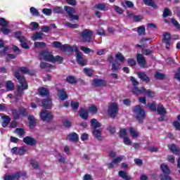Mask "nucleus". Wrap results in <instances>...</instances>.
Wrapping results in <instances>:
<instances>
[{
	"mask_svg": "<svg viewBox=\"0 0 180 180\" xmlns=\"http://www.w3.org/2000/svg\"><path fill=\"white\" fill-rule=\"evenodd\" d=\"M20 72L22 74H30L27 68H20L19 71L15 73V77L19 81V84L17 86V92L15 94V99H19L20 96L23 95V91L27 89V82L23 76L20 75Z\"/></svg>",
	"mask_w": 180,
	"mask_h": 180,
	"instance_id": "1",
	"label": "nucleus"
},
{
	"mask_svg": "<svg viewBox=\"0 0 180 180\" xmlns=\"http://www.w3.org/2000/svg\"><path fill=\"white\" fill-rule=\"evenodd\" d=\"M39 60H44L49 63H58L61 64L63 63V58L60 56L54 57L49 51H42L39 53Z\"/></svg>",
	"mask_w": 180,
	"mask_h": 180,
	"instance_id": "2",
	"label": "nucleus"
},
{
	"mask_svg": "<svg viewBox=\"0 0 180 180\" xmlns=\"http://www.w3.org/2000/svg\"><path fill=\"white\" fill-rule=\"evenodd\" d=\"M133 112L136 119L141 123L142 120L146 117V111H144L140 105H136L134 108Z\"/></svg>",
	"mask_w": 180,
	"mask_h": 180,
	"instance_id": "3",
	"label": "nucleus"
},
{
	"mask_svg": "<svg viewBox=\"0 0 180 180\" xmlns=\"http://www.w3.org/2000/svg\"><path fill=\"white\" fill-rule=\"evenodd\" d=\"M119 112V104L117 103H110L108 106V113L110 117L115 119V116H117Z\"/></svg>",
	"mask_w": 180,
	"mask_h": 180,
	"instance_id": "4",
	"label": "nucleus"
},
{
	"mask_svg": "<svg viewBox=\"0 0 180 180\" xmlns=\"http://www.w3.org/2000/svg\"><path fill=\"white\" fill-rule=\"evenodd\" d=\"M92 34L94 32L89 30H84L80 33V40L84 43H91L92 41Z\"/></svg>",
	"mask_w": 180,
	"mask_h": 180,
	"instance_id": "5",
	"label": "nucleus"
},
{
	"mask_svg": "<svg viewBox=\"0 0 180 180\" xmlns=\"http://www.w3.org/2000/svg\"><path fill=\"white\" fill-rule=\"evenodd\" d=\"M53 46L56 49H60L62 51H66L68 53H72V51H74V48H72L73 46L68 44L61 45L58 41L53 42Z\"/></svg>",
	"mask_w": 180,
	"mask_h": 180,
	"instance_id": "6",
	"label": "nucleus"
},
{
	"mask_svg": "<svg viewBox=\"0 0 180 180\" xmlns=\"http://www.w3.org/2000/svg\"><path fill=\"white\" fill-rule=\"evenodd\" d=\"M72 49L73 51H75L76 53V60L78 64H79L82 67H84V65H86V60L82 58V53L78 51V47H77V46H74Z\"/></svg>",
	"mask_w": 180,
	"mask_h": 180,
	"instance_id": "7",
	"label": "nucleus"
},
{
	"mask_svg": "<svg viewBox=\"0 0 180 180\" xmlns=\"http://www.w3.org/2000/svg\"><path fill=\"white\" fill-rule=\"evenodd\" d=\"M39 117L43 122H51L53 120V114L49 110H41Z\"/></svg>",
	"mask_w": 180,
	"mask_h": 180,
	"instance_id": "8",
	"label": "nucleus"
},
{
	"mask_svg": "<svg viewBox=\"0 0 180 180\" xmlns=\"http://www.w3.org/2000/svg\"><path fill=\"white\" fill-rule=\"evenodd\" d=\"M162 43L165 44L167 50H169V47H171V34L169 33H163Z\"/></svg>",
	"mask_w": 180,
	"mask_h": 180,
	"instance_id": "9",
	"label": "nucleus"
},
{
	"mask_svg": "<svg viewBox=\"0 0 180 180\" xmlns=\"http://www.w3.org/2000/svg\"><path fill=\"white\" fill-rule=\"evenodd\" d=\"M42 108L44 109H51L53 106V103L51 102V98L48 97L46 99H44L41 101Z\"/></svg>",
	"mask_w": 180,
	"mask_h": 180,
	"instance_id": "10",
	"label": "nucleus"
},
{
	"mask_svg": "<svg viewBox=\"0 0 180 180\" xmlns=\"http://www.w3.org/2000/svg\"><path fill=\"white\" fill-rule=\"evenodd\" d=\"M22 141L27 144V146H36L37 141L34 138H32V136H26L22 139Z\"/></svg>",
	"mask_w": 180,
	"mask_h": 180,
	"instance_id": "11",
	"label": "nucleus"
},
{
	"mask_svg": "<svg viewBox=\"0 0 180 180\" xmlns=\"http://www.w3.org/2000/svg\"><path fill=\"white\" fill-rule=\"evenodd\" d=\"M167 147L169 151H171V153H173L176 155H180V149L176 146V145L172 143V144L167 145Z\"/></svg>",
	"mask_w": 180,
	"mask_h": 180,
	"instance_id": "12",
	"label": "nucleus"
},
{
	"mask_svg": "<svg viewBox=\"0 0 180 180\" xmlns=\"http://www.w3.org/2000/svg\"><path fill=\"white\" fill-rule=\"evenodd\" d=\"M90 123L91 127L93 129V130L98 129L102 126V124H101V122H99L98 120L95 118L91 119Z\"/></svg>",
	"mask_w": 180,
	"mask_h": 180,
	"instance_id": "13",
	"label": "nucleus"
},
{
	"mask_svg": "<svg viewBox=\"0 0 180 180\" xmlns=\"http://www.w3.org/2000/svg\"><path fill=\"white\" fill-rule=\"evenodd\" d=\"M58 96L60 101H65V99L68 98V95H67V92L64 91V89H58Z\"/></svg>",
	"mask_w": 180,
	"mask_h": 180,
	"instance_id": "14",
	"label": "nucleus"
},
{
	"mask_svg": "<svg viewBox=\"0 0 180 180\" xmlns=\"http://www.w3.org/2000/svg\"><path fill=\"white\" fill-rule=\"evenodd\" d=\"M68 139L69 140V141H73L74 143H77V141L79 140V137L78 136V134L77 133L72 132L68 135Z\"/></svg>",
	"mask_w": 180,
	"mask_h": 180,
	"instance_id": "15",
	"label": "nucleus"
},
{
	"mask_svg": "<svg viewBox=\"0 0 180 180\" xmlns=\"http://www.w3.org/2000/svg\"><path fill=\"white\" fill-rule=\"evenodd\" d=\"M92 85L94 86H106V82L102 79H95L93 80Z\"/></svg>",
	"mask_w": 180,
	"mask_h": 180,
	"instance_id": "16",
	"label": "nucleus"
},
{
	"mask_svg": "<svg viewBox=\"0 0 180 180\" xmlns=\"http://www.w3.org/2000/svg\"><path fill=\"white\" fill-rule=\"evenodd\" d=\"M136 60L141 67H146V58L144 56H143V55L138 54L136 56Z\"/></svg>",
	"mask_w": 180,
	"mask_h": 180,
	"instance_id": "17",
	"label": "nucleus"
},
{
	"mask_svg": "<svg viewBox=\"0 0 180 180\" xmlns=\"http://www.w3.org/2000/svg\"><path fill=\"white\" fill-rule=\"evenodd\" d=\"M5 88L8 92L13 91L15 89V84L12 81L8 80L6 82Z\"/></svg>",
	"mask_w": 180,
	"mask_h": 180,
	"instance_id": "18",
	"label": "nucleus"
},
{
	"mask_svg": "<svg viewBox=\"0 0 180 180\" xmlns=\"http://www.w3.org/2000/svg\"><path fill=\"white\" fill-rule=\"evenodd\" d=\"M160 169L163 174H167V175L171 174V169H169V167L165 163L160 165Z\"/></svg>",
	"mask_w": 180,
	"mask_h": 180,
	"instance_id": "19",
	"label": "nucleus"
},
{
	"mask_svg": "<svg viewBox=\"0 0 180 180\" xmlns=\"http://www.w3.org/2000/svg\"><path fill=\"white\" fill-rule=\"evenodd\" d=\"M79 115L80 117H82L84 120H86L88 119V110L85 108H81L79 112Z\"/></svg>",
	"mask_w": 180,
	"mask_h": 180,
	"instance_id": "20",
	"label": "nucleus"
},
{
	"mask_svg": "<svg viewBox=\"0 0 180 180\" xmlns=\"http://www.w3.org/2000/svg\"><path fill=\"white\" fill-rule=\"evenodd\" d=\"M92 133L97 140H102V131L101 129H93Z\"/></svg>",
	"mask_w": 180,
	"mask_h": 180,
	"instance_id": "21",
	"label": "nucleus"
},
{
	"mask_svg": "<svg viewBox=\"0 0 180 180\" xmlns=\"http://www.w3.org/2000/svg\"><path fill=\"white\" fill-rule=\"evenodd\" d=\"M20 176V174L19 173H16L15 174H13V175H6L4 177V180L19 179Z\"/></svg>",
	"mask_w": 180,
	"mask_h": 180,
	"instance_id": "22",
	"label": "nucleus"
},
{
	"mask_svg": "<svg viewBox=\"0 0 180 180\" xmlns=\"http://www.w3.org/2000/svg\"><path fill=\"white\" fill-rule=\"evenodd\" d=\"M1 119L3 120L1 124L3 127H6L11 123V117L9 116H1Z\"/></svg>",
	"mask_w": 180,
	"mask_h": 180,
	"instance_id": "23",
	"label": "nucleus"
},
{
	"mask_svg": "<svg viewBox=\"0 0 180 180\" xmlns=\"http://www.w3.org/2000/svg\"><path fill=\"white\" fill-rule=\"evenodd\" d=\"M138 76L141 79V81H144L145 82H150V77H148L147 75L144 72H139Z\"/></svg>",
	"mask_w": 180,
	"mask_h": 180,
	"instance_id": "24",
	"label": "nucleus"
},
{
	"mask_svg": "<svg viewBox=\"0 0 180 180\" xmlns=\"http://www.w3.org/2000/svg\"><path fill=\"white\" fill-rule=\"evenodd\" d=\"M143 4L148 6H152L154 9H157V8H158L157 4L154 3L153 0H143Z\"/></svg>",
	"mask_w": 180,
	"mask_h": 180,
	"instance_id": "25",
	"label": "nucleus"
},
{
	"mask_svg": "<svg viewBox=\"0 0 180 180\" xmlns=\"http://www.w3.org/2000/svg\"><path fill=\"white\" fill-rule=\"evenodd\" d=\"M39 94L41 95V96H48L49 95L50 92L49 90L44 87H41L39 89Z\"/></svg>",
	"mask_w": 180,
	"mask_h": 180,
	"instance_id": "26",
	"label": "nucleus"
},
{
	"mask_svg": "<svg viewBox=\"0 0 180 180\" xmlns=\"http://www.w3.org/2000/svg\"><path fill=\"white\" fill-rule=\"evenodd\" d=\"M64 9L66 11L68 16H70L71 15L75 13V8H74L72 7H69V6H65Z\"/></svg>",
	"mask_w": 180,
	"mask_h": 180,
	"instance_id": "27",
	"label": "nucleus"
},
{
	"mask_svg": "<svg viewBox=\"0 0 180 180\" xmlns=\"http://www.w3.org/2000/svg\"><path fill=\"white\" fill-rule=\"evenodd\" d=\"M115 58L117 59L120 63H124L126 61V58H124V56H123V54H122L120 52L116 53Z\"/></svg>",
	"mask_w": 180,
	"mask_h": 180,
	"instance_id": "28",
	"label": "nucleus"
},
{
	"mask_svg": "<svg viewBox=\"0 0 180 180\" xmlns=\"http://www.w3.org/2000/svg\"><path fill=\"white\" fill-rule=\"evenodd\" d=\"M42 39H43V34L40 32H37L34 34L33 36L32 37V39L34 41H36V40H42Z\"/></svg>",
	"mask_w": 180,
	"mask_h": 180,
	"instance_id": "29",
	"label": "nucleus"
},
{
	"mask_svg": "<svg viewBox=\"0 0 180 180\" xmlns=\"http://www.w3.org/2000/svg\"><path fill=\"white\" fill-rule=\"evenodd\" d=\"M129 133L132 139H137V137L139 136V132H137V131H136V129H134L133 127L129 129Z\"/></svg>",
	"mask_w": 180,
	"mask_h": 180,
	"instance_id": "30",
	"label": "nucleus"
},
{
	"mask_svg": "<svg viewBox=\"0 0 180 180\" xmlns=\"http://www.w3.org/2000/svg\"><path fill=\"white\" fill-rule=\"evenodd\" d=\"M28 120L30 123V127H33L36 126V119L34 118V116L33 115H30L28 117Z\"/></svg>",
	"mask_w": 180,
	"mask_h": 180,
	"instance_id": "31",
	"label": "nucleus"
},
{
	"mask_svg": "<svg viewBox=\"0 0 180 180\" xmlns=\"http://www.w3.org/2000/svg\"><path fill=\"white\" fill-rule=\"evenodd\" d=\"M132 92L135 94V95H140V94H144L146 92V88H142L141 89H139V88L135 87L132 90Z\"/></svg>",
	"mask_w": 180,
	"mask_h": 180,
	"instance_id": "32",
	"label": "nucleus"
},
{
	"mask_svg": "<svg viewBox=\"0 0 180 180\" xmlns=\"http://www.w3.org/2000/svg\"><path fill=\"white\" fill-rule=\"evenodd\" d=\"M157 110H158L159 115H165V113H167V110H165V108H164V105H159L158 106Z\"/></svg>",
	"mask_w": 180,
	"mask_h": 180,
	"instance_id": "33",
	"label": "nucleus"
},
{
	"mask_svg": "<svg viewBox=\"0 0 180 180\" xmlns=\"http://www.w3.org/2000/svg\"><path fill=\"white\" fill-rule=\"evenodd\" d=\"M119 176H120L121 178H122V179H124V180L131 179V177L130 176H127L126 174V172H124L123 171H120L119 172Z\"/></svg>",
	"mask_w": 180,
	"mask_h": 180,
	"instance_id": "34",
	"label": "nucleus"
},
{
	"mask_svg": "<svg viewBox=\"0 0 180 180\" xmlns=\"http://www.w3.org/2000/svg\"><path fill=\"white\" fill-rule=\"evenodd\" d=\"M15 133L18 135L19 137H23L25 136V130L22 128H17L15 130Z\"/></svg>",
	"mask_w": 180,
	"mask_h": 180,
	"instance_id": "35",
	"label": "nucleus"
},
{
	"mask_svg": "<svg viewBox=\"0 0 180 180\" xmlns=\"http://www.w3.org/2000/svg\"><path fill=\"white\" fill-rule=\"evenodd\" d=\"M89 112L91 113V115H96L98 113V108L95 105H90L89 107Z\"/></svg>",
	"mask_w": 180,
	"mask_h": 180,
	"instance_id": "36",
	"label": "nucleus"
},
{
	"mask_svg": "<svg viewBox=\"0 0 180 180\" xmlns=\"http://www.w3.org/2000/svg\"><path fill=\"white\" fill-rule=\"evenodd\" d=\"M66 81L68 84H77V79L74 76H68Z\"/></svg>",
	"mask_w": 180,
	"mask_h": 180,
	"instance_id": "37",
	"label": "nucleus"
},
{
	"mask_svg": "<svg viewBox=\"0 0 180 180\" xmlns=\"http://www.w3.org/2000/svg\"><path fill=\"white\" fill-rule=\"evenodd\" d=\"M8 25L9 22L5 20V18H0V26H2V27H8Z\"/></svg>",
	"mask_w": 180,
	"mask_h": 180,
	"instance_id": "38",
	"label": "nucleus"
},
{
	"mask_svg": "<svg viewBox=\"0 0 180 180\" xmlns=\"http://www.w3.org/2000/svg\"><path fill=\"white\" fill-rule=\"evenodd\" d=\"M112 71H117V70H120V63L119 62H115L112 65Z\"/></svg>",
	"mask_w": 180,
	"mask_h": 180,
	"instance_id": "39",
	"label": "nucleus"
},
{
	"mask_svg": "<svg viewBox=\"0 0 180 180\" xmlns=\"http://www.w3.org/2000/svg\"><path fill=\"white\" fill-rule=\"evenodd\" d=\"M119 136L121 139H124L125 137H127V131L126 129H122L119 132Z\"/></svg>",
	"mask_w": 180,
	"mask_h": 180,
	"instance_id": "40",
	"label": "nucleus"
},
{
	"mask_svg": "<svg viewBox=\"0 0 180 180\" xmlns=\"http://www.w3.org/2000/svg\"><path fill=\"white\" fill-rule=\"evenodd\" d=\"M34 46L37 49H44V47H46V43H44V42H34Z\"/></svg>",
	"mask_w": 180,
	"mask_h": 180,
	"instance_id": "41",
	"label": "nucleus"
},
{
	"mask_svg": "<svg viewBox=\"0 0 180 180\" xmlns=\"http://www.w3.org/2000/svg\"><path fill=\"white\" fill-rule=\"evenodd\" d=\"M137 32L140 36H144V34H146V27L143 26L139 27L137 30Z\"/></svg>",
	"mask_w": 180,
	"mask_h": 180,
	"instance_id": "42",
	"label": "nucleus"
},
{
	"mask_svg": "<svg viewBox=\"0 0 180 180\" xmlns=\"http://www.w3.org/2000/svg\"><path fill=\"white\" fill-rule=\"evenodd\" d=\"M143 94H146L149 96V98H154L155 96V92L151 91V90H147L145 89V92Z\"/></svg>",
	"mask_w": 180,
	"mask_h": 180,
	"instance_id": "43",
	"label": "nucleus"
},
{
	"mask_svg": "<svg viewBox=\"0 0 180 180\" xmlns=\"http://www.w3.org/2000/svg\"><path fill=\"white\" fill-rule=\"evenodd\" d=\"M0 31L2 32L3 34L5 35L9 34V33H11V30L9 28H8V26L1 28Z\"/></svg>",
	"mask_w": 180,
	"mask_h": 180,
	"instance_id": "44",
	"label": "nucleus"
},
{
	"mask_svg": "<svg viewBox=\"0 0 180 180\" xmlns=\"http://www.w3.org/2000/svg\"><path fill=\"white\" fill-rule=\"evenodd\" d=\"M123 158H124L123 156L117 157L115 159L112 160V162H113V164H115V165H117L120 164L121 161L123 160Z\"/></svg>",
	"mask_w": 180,
	"mask_h": 180,
	"instance_id": "45",
	"label": "nucleus"
},
{
	"mask_svg": "<svg viewBox=\"0 0 180 180\" xmlns=\"http://www.w3.org/2000/svg\"><path fill=\"white\" fill-rule=\"evenodd\" d=\"M155 78H156V79H164V78H165V75L159 72H156Z\"/></svg>",
	"mask_w": 180,
	"mask_h": 180,
	"instance_id": "46",
	"label": "nucleus"
},
{
	"mask_svg": "<svg viewBox=\"0 0 180 180\" xmlns=\"http://www.w3.org/2000/svg\"><path fill=\"white\" fill-rule=\"evenodd\" d=\"M53 12L54 13H63V7L56 6L53 8Z\"/></svg>",
	"mask_w": 180,
	"mask_h": 180,
	"instance_id": "47",
	"label": "nucleus"
},
{
	"mask_svg": "<svg viewBox=\"0 0 180 180\" xmlns=\"http://www.w3.org/2000/svg\"><path fill=\"white\" fill-rule=\"evenodd\" d=\"M80 50H82V51H84V53H85V54H89V53H92V49L86 47V46H81L80 47Z\"/></svg>",
	"mask_w": 180,
	"mask_h": 180,
	"instance_id": "48",
	"label": "nucleus"
},
{
	"mask_svg": "<svg viewBox=\"0 0 180 180\" xmlns=\"http://www.w3.org/2000/svg\"><path fill=\"white\" fill-rule=\"evenodd\" d=\"M148 30H155L157 29V25L154 23H148L146 25Z\"/></svg>",
	"mask_w": 180,
	"mask_h": 180,
	"instance_id": "49",
	"label": "nucleus"
},
{
	"mask_svg": "<svg viewBox=\"0 0 180 180\" xmlns=\"http://www.w3.org/2000/svg\"><path fill=\"white\" fill-rule=\"evenodd\" d=\"M40 67H41V68H53V65H51L46 62H41Z\"/></svg>",
	"mask_w": 180,
	"mask_h": 180,
	"instance_id": "50",
	"label": "nucleus"
},
{
	"mask_svg": "<svg viewBox=\"0 0 180 180\" xmlns=\"http://www.w3.org/2000/svg\"><path fill=\"white\" fill-rule=\"evenodd\" d=\"M12 114L13 115L15 119H19V116H20V112H19V110H12Z\"/></svg>",
	"mask_w": 180,
	"mask_h": 180,
	"instance_id": "51",
	"label": "nucleus"
},
{
	"mask_svg": "<svg viewBox=\"0 0 180 180\" xmlns=\"http://www.w3.org/2000/svg\"><path fill=\"white\" fill-rule=\"evenodd\" d=\"M97 34H99V36H108L106 31L103 28H98L97 30Z\"/></svg>",
	"mask_w": 180,
	"mask_h": 180,
	"instance_id": "52",
	"label": "nucleus"
},
{
	"mask_svg": "<svg viewBox=\"0 0 180 180\" xmlns=\"http://www.w3.org/2000/svg\"><path fill=\"white\" fill-rule=\"evenodd\" d=\"M20 41L21 47H22V49H29V45H27V44L26 43L25 38H22V39H21Z\"/></svg>",
	"mask_w": 180,
	"mask_h": 180,
	"instance_id": "53",
	"label": "nucleus"
},
{
	"mask_svg": "<svg viewBox=\"0 0 180 180\" xmlns=\"http://www.w3.org/2000/svg\"><path fill=\"white\" fill-rule=\"evenodd\" d=\"M70 105L74 110H77L79 108V103L77 101H72Z\"/></svg>",
	"mask_w": 180,
	"mask_h": 180,
	"instance_id": "54",
	"label": "nucleus"
},
{
	"mask_svg": "<svg viewBox=\"0 0 180 180\" xmlns=\"http://www.w3.org/2000/svg\"><path fill=\"white\" fill-rule=\"evenodd\" d=\"M30 11L33 16H39V11H37V9H36V8L31 7Z\"/></svg>",
	"mask_w": 180,
	"mask_h": 180,
	"instance_id": "55",
	"label": "nucleus"
},
{
	"mask_svg": "<svg viewBox=\"0 0 180 180\" xmlns=\"http://www.w3.org/2000/svg\"><path fill=\"white\" fill-rule=\"evenodd\" d=\"M42 13H44V15H46L47 16H50V15L53 13V11L50 8H44L42 10Z\"/></svg>",
	"mask_w": 180,
	"mask_h": 180,
	"instance_id": "56",
	"label": "nucleus"
},
{
	"mask_svg": "<svg viewBox=\"0 0 180 180\" xmlns=\"http://www.w3.org/2000/svg\"><path fill=\"white\" fill-rule=\"evenodd\" d=\"M123 143L125 146H131V140H130L127 136L123 138Z\"/></svg>",
	"mask_w": 180,
	"mask_h": 180,
	"instance_id": "57",
	"label": "nucleus"
},
{
	"mask_svg": "<svg viewBox=\"0 0 180 180\" xmlns=\"http://www.w3.org/2000/svg\"><path fill=\"white\" fill-rule=\"evenodd\" d=\"M95 8H96V9H98L99 11H105V8H106V6L103 4H96L95 6Z\"/></svg>",
	"mask_w": 180,
	"mask_h": 180,
	"instance_id": "58",
	"label": "nucleus"
},
{
	"mask_svg": "<svg viewBox=\"0 0 180 180\" xmlns=\"http://www.w3.org/2000/svg\"><path fill=\"white\" fill-rule=\"evenodd\" d=\"M170 15L171 11H169V8H165L163 12V18H167V16H170Z\"/></svg>",
	"mask_w": 180,
	"mask_h": 180,
	"instance_id": "59",
	"label": "nucleus"
},
{
	"mask_svg": "<svg viewBox=\"0 0 180 180\" xmlns=\"http://www.w3.org/2000/svg\"><path fill=\"white\" fill-rule=\"evenodd\" d=\"M19 112L20 116H26L27 115V110L24 108H20Z\"/></svg>",
	"mask_w": 180,
	"mask_h": 180,
	"instance_id": "60",
	"label": "nucleus"
},
{
	"mask_svg": "<svg viewBox=\"0 0 180 180\" xmlns=\"http://www.w3.org/2000/svg\"><path fill=\"white\" fill-rule=\"evenodd\" d=\"M25 153H26V146H22L19 148L18 154H19V155H23Z\"/></svg>",
	"mask_w": 180,
	"mask_h": 180,
	"instance_id": "61",
	"label": "nucleus"
},
{
	"mask_svg": "<svg viewBox=\"0 0 180 180\" xmlns=\"http://www.w3.org/2000/svg\"><path fill=\"white\" fill-rule=\"evenodd\" d=\"M84 71L85 74H86L88 75V77H91V75H92L94 74V70H91L89 68H84Z\"/></svg>",
	"mask_w": 180,
	"mask_h": 180,
	"instance_id": "62",
	"label": "nucleus"
},
{
	"mask_svg": "<svg viewBox=\"0 0 180 180\" xmlns=\"http://www.w3.org/2000/svg\"><path fill=\"white\" fill-rule=\"evenodd\" d=\"M30 26L32 27V30H36L39 27V23L36 22H32L30 23Z\"/></svg>",
	"mask_w": 180,
	"mask_h": 180,
	"instance_id": "63",
	"label": "nucleus"
},
{
	"mask_svg": "<svg viewBox=\"0 0 180 180\" xmlns=\"http://www.w3.org/2000/svg\"><path fill=\"white\" fill-rule=\"evenodd\" d=\"M172 23L174 25V26H175V27H176V29H180V25L178 22V21H176L175 19L172 18Z\"/></svg>",
	"mask_w": 180,
	"mask_h": 180,
	"instance_id": "64",
	"label": "nucleus"
}]
</instances>
